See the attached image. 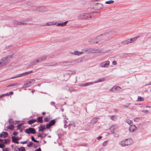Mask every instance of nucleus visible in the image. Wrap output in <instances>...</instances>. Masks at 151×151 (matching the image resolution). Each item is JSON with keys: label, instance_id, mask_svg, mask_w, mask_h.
Listing matches in <instances>:
<instances>
[{"label": "nucleus", "instance_id": "1", "mask_svg": "<svg viewBox=\"0 0 151 151\" xmlns=\"http://www.w3.org/2000/svg\"><path fill=\"white\" fill-rule=\"evenodd\" d=\"M111 34V32H108L97 36L96 38L93 39V40H93V42L96 43H99L100 44L103 42L102 41L104 40V39H107L111 38L112 37Z\"/></svg>", "mask_w": 151, "mask_h": 151}, {"label": "nucleus", "instance_id": "2", "mask_svg": "<svg viewBox=\"0 0 151 151\" xmlns=\"http://www.w3.org/2000/svg\"><path fill=\"white\" fill-rule=\"evenodd\" d=\"M132 143V139L131 138H128L120 141L119 142V144L122 147H125L131 145Z\"/></svg>", "mask_w": 151, "mask_h": 151}, {"label": "nucleus", "instance_id": "3", "mask_svg": "<svg viewBox=\"0 0 151 151\" xmlns=\"http://www.w3.org/2000/svg\"><path fill=\"white\" fill-rule=\"evenodd\" d=\"M46 59L47 57L46 56H43L37 59L34 60L31 62L29 65L31 67L33 65H35L39 63H41L43 61L46 60Z\"/></svg>", "mask_w": 151, "mask_h": 151}, {"label": "nucleus", "instance_id": "4", "mask_svg": "<svg viewBox=\"0 0 151 151\" xmlns=\"http://www.w3.org/2000/svg\"><path fill=\"white\" fill-rule=\"evenodd\" d=\"M12 58L11 56H8L0 60V67L5 65L11 60Z\"/></svg>", "mask_w": 151, "mask_h": 151}, {"label": "nucleus", "instance_id": "5", "mask_svg": "<svg viewBox=\"0 0 151 151\" xmlns=\"http://www.w3.org/2000/svg\"><path fill=\"white\" fill-rule=\"evenodd\" d=\"M88 51L90 53H101L104 54L105 53L104 50L102 49H96L93 48H90L88 49Z\"/></svg>", "mask_w": 151, "mask_h": 151}, {"label": "nucleus", "instance_id": "6", "mask_svg": "<svg viewBox=\"0 0 151 151\" xmlns=\"http://www.w3.org/2000/svg\"><path fill=\"white\" fill-rule=\"evenodd\" d=\"M78 18L81 19L83 18L87 19H89L91 18V16L90 14H80L78 16Z\"/></svg>", "mask_w": 151, "mask_h": 151}, {"label": "nucleus", "instance_id": "7", "mask_svg": "<svg viewBox=\"0 0 151 151\" xmlns=\"http://www.w3.org/2000/svg\"><path fill=\"white\" fill-rule=\"evenodd\" d=\"M110 64V61L106 60L101 63L99 64V66L101 68H107Z\"/></svg>", "mask_w": 151, "mask_h": 151}, {"label": "nucleus", "instance_id": "8", "mask_svg": "<svg viewBox=\"0 0 151 151\" xmlns=\"http://www.w3.org/2000/svg\"><path fill=\"white\" fill-rule=\"evenodd\" d=\"M35 82L34 79H31L29 81L26 82L24 84V87L25 88L29 87L34 83Z\"/></svg>", "mask_w": 151, "mask_h": 151}, {"label": "nucleus", "instance_id": "9", "mask_svg": "<svg viewBox=\"0 0 151 151\" xmlns=\"http://www.w3.org/2000/svg\"><path fill=\"white\" fill-rule=\"evenodd\" d=\"M32 72V71H30V72H25L24 73H23L19 74L17 76L14 77L12 78L11 79H14L16 78H18L20 77H22L23 76H26L29 75L30 73H31Z\"/></svg>", "mask_w": 151, "mask_h": 151}, {"label": "nucleus", "instance_id": "10", "mask_svg": "<svg viewBox=\"0 0 151 151\" xmlns=\"http://www.w3.org/2000/svg\"><path fill=\"white\" fill-rule=\"evenodd\" d=\"M25 132L28 134H34L36 133V131L35 129L33 128H29L26 129L25 131Z\"/></svg>", "mask_w": 151, "mask_h": 151}, {"label": "nucleus", "instance_id": "11", "mask_svg": "<svg viewBox=\"0 0 151 151\" xmlns=\"http://www.w3.org/2000/svg\"><path fill=\"white\" fill-rule=\"evenodd\" d=\"M136 129V127L134 125H131L129 128V130L131 132L135 131Z\"/></svg>", "mask_w": 151, "mask_h": 151}, {"label": "nucleus", "instance_id": "12", "mask_svg": "<svg viewBox=\"0 0 151 151\" xmlns=\"http://www.w3.org/2000/svg\"><path fill=\"white\" fill-rule=\"evenodd\" d=\"M118 128L117 125L116 124L112 125L110 128L111 132L112 134L114 133V131Z\"/></svg>", "mask_w": 151, "mask_h": 151}, {"label": "nucleus", "instance_id": "13", "mask_svg": "<svg viewBox=\"0 0 151 151\" xmlns=\"http://www.w3.org/2000/svg\"><path fill=\"white\" fill-rule=\"evenodd\" d=\"M68 22V21H66L64 22L56 23V25L57 26L63 27L65 26Z\"/></svg>", "mask_w": 151, "mask_h": 151}, {"label": "nucleus", "instance_id": "14", "mask_svg": "<svg viewBox=\"0 0 151 151\" xmlns=\"http://www.w3.org/2000/svg\"><path fill=\"white\" fill-rule=\"evenodd\" d=\"M74 63L73 62H68L65 61L63 62V64L64 65H69L74 64Z\"/></svg>", "mask_w": 151, "mask_h": 151}, {"label": "nucleus", "instance_id": "15", "mask_svg": "<svg viewBox=\"0 0 151 151\" xmlns=\"http://www.w3.org/2000/svg\"><path fill=\"white\" fill-rule=\"evenodd\" d=\"M72 53L75 55L79 56L83 54V52H80L79 51L77 50L74 51V52H73Z\"/></svg>", "mask_w": 151, "mask_h": 151}, {"label": "nucleus", "instance_id": "16", "mask_svg": "<svg viewBox=\"0 0 151 151\" xmlns=\"http://www.w3.org/2000/svg\"><path fill=\"white\" fill-rule=\"evenodd\" d=\"M56 24V22H50L46 24V26H51L55 25Z\"/></svg>", "mask_w": 151, "mask_h": 151}, {"label": "nucleus", "instance_id": "17", "mask_svg": "<svg viewBox=\"0 0 151 151\" xmlns=\"http://www.w3.org/2000/svg\"><path fill=\"white\" fill-rule=\"evenodd\" d=\"M114 91H118L121 90L122 88L119 86H114L113 87Z\"/></svg>", "mask_w": 151, "mask_h": 151}, {"label": "nucleus", "instance_id": "18", "mask_svg": "<svg viewBox=\"0 0 151 151\" xmlns=\"http://www.w3.org/2000/svg\"><path fill=\"white\" fill-rule=\"evenodd\" d=\"M48 66H54L57 65V63L56 62L54 61L51 62L47 64Z\"/></svg>", "mask_w": 151, "mask_h": 151}, {"label": "nucleus", "instance_id": "19", "mask_svg": "<svg viewBox=\"0 0 151 151\" xmlns=\"http://www.w3.org/2000/svg\"><path fill=\"white\" fill-rule=\"evenodd\" d=\"M105 81V78H100V79H98L97 81H95L93 83H98L100 82H102Z\"/></svg>", "mask_w": 151, "mask_h": 151}, {"label": "nucleus", "instance_id": "20", "mask_svg": "<svg viewBox=\"0 0 151 151\" xmlns=\"http://www.w3.org/2000/svg\"><path fill=\"white\" fill-rule=\"evenodd\" d=\"M37 120L36 119H33L32 120H30L27 122V123L31 125L36 122Z\"/></svg>", "mask_w": 151, "mask_h": 151}, {"label": "nucleus", "instance_id": "21", "mask_svg": "<svg viewBox=\"0 0 151 151\" xmlns=\"http://www.w3.org/2000/svg\"><path fill=\"white\" fill-rule=\"evenodd\" d=\"M93 83L92 82H88V83H86L84 84H82L80 85V86L82 87L86 86H89V85H92Z\"/></svg>", "mask_w": 151, "mask_h": 151}, {"label": "nucleus", "instance_id": "22", "mask_svg": "<svg viewBox=\"0 0 151 151\" xmlns=\"http://www.w3.org/2000/svg\"><path fill=\"white\" fill-rule=\"evenodd\" d=\"M45 126H43L42 125H40L38 127V130L39 132L43 131L45 129Z\"/></svg>", "mask_w": 151, "mask_h": 151}, {"label": "nucleus", "instance_id": "23", "mask_svg": "<svg viewBox=\"0 0 151 151\" xmlns=\"http://www.w3.org/2000/svg\"><path fill=\"white\" fill-rule=\"evenodd\" d=\"M132 39L127 40H126L124 41V43L125 44H128L129 43H132Z\"/></svg>", "mask_w": 151, "mask_h": 151}, {"label": "nucleus", "instance_id": "24", "mask_svg": "<svg viewBox=\"0 0 151 151\" xmlns=\"http://www.w3.org/2000/svg\"><path fill=\"white\" fill-rule=\"evenodd\" d=\"M98 121V118H93L91 121V123L93 124L96 123Z\"/></svg>", "mask_w": 151, "mask_h": 151}, {"label": "nucleus", "instance_id": "25", "mask_svg": "<svg viewBox=\"0 0 151 151\" xmlns=\"http://www.w3.org/2000/svg\"><path fill=\"white\" fill-rule=\"evenodd\" d=\"M42 119V116L38 117L37 118V122H38V123H39V122L42 123V122H43Z\"/></svg>", "mask_w": 151, "mask_h": 151}, {"label": "nucleus", "instance_id": "26", "mask_svg": "<svg viewBox=\"0 0 151 151\" xmlns=\"http://www.w3.org/2000/svg\"><path fill=\"white\" fill-rule=\"evenodd\" d=\"M126 122L130 126L132 125L133 123L132 121L129 119H127Z\"/></svg>", "mask_w": 151, "mask_h": 151}, {"label": "nucleus", "instance_id": "27", "mask_svg": "<svg viewBox=\"0 0 151 151\" xmlns=\"http://www.w3.org/2000/svg\"><path fill=\"white\" fill-rule=\"evenodd\" d=\"M12 140L13 142L17 144L19 143V142L17 141V140L15 139V137H12Z\"/></svg>", "mask_w": 151, "mask_h": 151}, {"label": "nucleus", "instance_id": "28", "mask_svg": "<svg viewBox=\"0 0 151 151\" xmlns=\"http://www.w3.org/2000/svg\"><path fill=\"white\" fill-rule=\"evenodd\" d=\"M97 9H100L102 8L103 6V4L100 3L97 4Z\"/></svg>", "mask_w": 151, "mask_h": 151}, {"label": "nucleus", "instance_id": "29", "mask_svg": "<svg viewBox=\"0 0 151 151\" xmlns=\"http://www.w3.org/2000/svg\"><path fill=\"white\" fill-rule=\"evenodd\" d=\"M14 126L12 124H10V125L8 126L7 127V129H9L11 130L13 129H14Z\"/></svg>", "mask_w": 151, "mask_h": 151}, {"label": "nucleus", "instance_id": "30", "mask_svg": "<svg viewBox=\"0 0 151 151\" xmlns=\"http://www.w3.org/2000/svg\"><path fill=\"white\" fill-rule=\"evenodd\" d=\"M76 73L75 70H69L68 71L67 73L69 74H74Z\"/></svg>", "mask_w": 151, "mask_h": 151}, {"label": "nucleus", "instance_id": "31", "mask_svg": "<svg viewBox=\"0 0 151 151\" xmlns=\"http://www.w3.org/2000/svg\"><path fill=\"white\" fill-rule=\"evenodd\" d=\"M19 151H25V149L24 147H22L18 148Z\"/></svg>", "mask_w": 151, "mask_h": 151}, {"label": "nucleus", "instance_id": "32", "mask_svg": "<svg viewBox=\"0 0 151 151\" xmlns=\"http://www.w3.org/2000/svg\"><path fill=\"white\" fill-rule=\"evenodd\" d=\"M144 99L143 97H142L141 96H138V99H137V101H144Z\"/></svg>", "mask_w": 151, "mask_h": 151}, {"label": "nucleus", "instance_id": "33", "mask_svg": "<svg viewBox=\"0 0 151 151\" xmlns=\"http://www.w3.org/2000/svg\"><path fill=\"white\" fill-rule=\"evenodd\" d=\"M3 137L5 138L8 136V133L6 132H3Z\"/></svg>", "mask_w": 151, "mask_h": 151}, {"label": "nucleus", "instance_id": "34", "mask_svg": "<svg viewBox=\"0 0 151 151\" xmlns=\"http://www.w3.org/2000/svg\"><path fill=\"white\" fill-rule=\"evenodd\" d=\"M111 118L112 120L115 121L117 119V117L115 116H111Z\"/></svg>", "mask_w": 151, "mask_h": 151}, {"label": "nucleus", "instance_id": "35", "mask_svg": "<svg viewBox=\"0 0 151 151\" xmlns=\"http://www.w3.org/2000/svg\"><path fill=\"white\" fill-rule=\"evenodd\" d=\"M140 119V118L139 117H136L134 119V121L135 122H138Z\"/></svg>", "mask_w": 151, "mask_h": 151}, {"label": "nucleus", "instance_id": "36", "mask_svg": "<svg viewBox=\"0 0 151 151\" xmlns=\"http://www.w3.org/2000/svg\"><path fill=\"white\" fill-rule=\"evenodd\" d=\"M139 36H137L136 37L132 38V42H134L136 41L137 40L139 37Z\"/></svg>", "mask_w": 151, "mask_h": 151}, {"label": "nucleus", "instance_id": "37", "mask_svg": "<svg viewBox=\"0 0 151 151\" xmlns=\"http://www.w3.org/2000/svg\"><path fill=\"white\" fill-rule=\"evenodd\" d=\"M114 2V1L113 0H110L109 1H106L105 3L106 4H111L113 3Z\"/></svg>", "mask_w": 151, "mask_h": 151}, {"label": "nucleus", "instance_id": "38", "mask_svg": "<svg viewBox=\"0 0 151 151\" xmlns=\"http://www.w3.org/2000/svg\"><path fill=\"white\" fill-rule=\"evenodd\" d=\"M55 123V121L54 120H51L50 122L49 123L50 124H51L52 126L54 125Z\"/></svg>", "mask_w": 151, "mask_h": 151}, {"label": "nucleus", "instance_id": "39", "mask_svg": "<svg viewBox=\"0 0 151 151\" xmlns=\"http://www.w3.org/2000/svg\"><path fill=\"white\" fill-rule=\"evenodd\" d=\"M46 126V129H49L52 126L51 124L49 123L47 124Z\"/></svg>", "mask_w": 151, "mask_h": 151}, {"label": "nucleus", "instance_id": "40", "mask_svg": "<svg viewBox=\"0 0 151 151\" xmlns=\"http://www.w3.org/2000/svg\"><path fill=\"white\" fill-rule=\"evenodd\" d=\"M31 139L32 141H33L34 142H39V141H38L37 140L35 139L34 137L33 136H32L31 137Z\"/></svg>", "mask_w": 151, "mask_h": 151}, {"label": "nucleus", "instance_id": "41", "mask_svg": "<svg viewBox=\"0 0 151 151\" xmlns=\"http://www.w3.org/2000/svg\"><path fill=\"white\" fill-rule=\"evenodd\" d=\"M14 122L13 119H10L9 120V122L10 124H14Z\"/></svg>", "mask_w": 151, "mask_h": 151}, {"label": "nucleus", "instance_id": "42", "mask_svg": "<svg viewBox=\"0 0 151 151\" xmlns=\"http://www.w3.org/2000/svg\"><path fill=\"white\" fill-rule=\"evenodd\" d=\"M33 144V143L32 142H30L29 144H28L27 146L29 147H32V146Z\"/></svg>", "mask_w": 151, "mask_h": 151}, {"label": "nucleus", "instance_id": "43", "mask_svg": "<svg viewBox=\"0 0 151 151\" xmlns=\"http://www.w3.org/2000/svg\"><path fill=\"white\" fill-rule=\"evenodd\" d=\"M108 142V141H106L104 142L102 144L103 146H106V145H107V144Z\"/></svg>", "mask_w": 151, "mask_h": 151}, {"label": "nucleus", "instance_id": "44", "mask_svg": "<svg viewBox=\"0 0 151 151\" xmlns=\"http://www.w3.org/2000/svg\"><path fill=\"white\" fill-rule=\"evenodd\" d=\"M9 147H6L3 148V151H9Z\"/></svg>", "mask_w": 151, "mask_h": 151}, {"label": "nucleus", "instance_id": "45", "mask_svg": "<svg viewBox=\"0 0 151 151\" xmlns=\"http://www.w3.org/2000/svg\"><path fill=\"white\" fill-rule=\"evenodd\" d=\"M113 134H114V136L116 137H118L119 136V134L117 133H114H114Z\"/></svg>", "mask_w": 151, "mask_h": 151}, {"label": "nucleus", "instance_id": "46", "mask_svg": "<svg viewBox=\"0 0 151 151\" xmlns=\"http://www.w3.org/2000/svg\"><path fill=\"white\" fill-rule=\"evenodd\" d=\"M49 120V118L47 117H45L44 119V120L45 122H48Z\"/></svg>", "mask_w": 151, "mask_h": 151}, {"label": "nucleus", "instance_id": "47", "mask_svg": "<svg viewBox=\"0 0 151 151\" xmlns=\"http://www.w3.org/2000/svg\"><path fill=\"white\" fill-rule=\"evenodd\" d=\"M17 85H18V84H17L13 83V84H10L9 86H8L9 87V86H16Z\"/></svg>", "mask_w": 151, "mask_h": 151}, {"label": "nucleus", "instance_id": "48", "mask_svg": "<svg viewBox=\"0 0 151 151\" xmlns=\"http://www.w3.org/2000/svg\"><path fill=\"white\" fill-rule=\"evenodd\" d=\"M129 105H130V104H128L127 105H124L123 106V107L124 108H127V107H128V106H129Z\"/></svg>", "mask_w": 151, "mask_h": 151}, {"label": "nucleus", "instance_id": "49", "mask_svg": "<svg viewBox=\"0 0 151 151\" xmlns=\"http://www.w3.org/2000/svg\"><path fill=\"white\" fill-rule=\"evenodd\" d=\"M5 145L3 143H0V148H2L5 147Z\"/></svg>", "mask_w": 151, "mask_h": 151}, {"label": "nucleus", "instance_id": "50", "mask_svg": "<svg viewBox=\"0 0 151 151\" xmlns=\"http://www.w3.org/2000/svg\"><path fill=\"white\" fill-rule=\"evenodd\" d=\"M142 112L144 113H147L149 112V111L147 110H142Z\"/></svg>", "mask_w": 151, "mask_h": 151}, {"label": "nucleus", "instance_id": "51", "mask_svg": "<svg viewBox=\"0 0 151 151\" xmlns=\"http://www.w3.org/2000/svg\"><path fill=\"white\" fill-rule=\"evenodd\" d=\"M37 136L38 137H41L42 138V135L40 134V133L39 134L37 135Z\"/></svg>", "mask_w": 151, "mask_h": 151}, {"label": "nucleus", "instance_id": "52", "mask_svg": "<svg viewBox=\"0 0 151 151\" xmlns=\"http://www.w3.org/2000/svg\"><path fill=\"white\" fill-rule=\"evenodd\" d=\"M4 142L5 143H7L9 142V140L8 139L4 140Z\"/></svg>", "mask_w": 151, "mask_h": 151}, {"label": "nucleus", "instance_id": "53", "mask_svg": "<svg viewBox=\"0 0 151 151\" xmlns=\"http://www.w3.org/2000/svg\"><path fill=\"white\" fill-rule=\"evenodd\" d=\"M112 63L114 65H116L117 64L116 61H113L112 62Z\"/></svg>", "mask_w": 151, "mask_h": 151}, {"label": "nucleus", "instance_id": "54", "mask_svg": "<svg viewBox=\"0 0 151 151\" xmlns=\"http://www.w3.org/2000/svg\"><path fill=\"white\" fill-rule=\"evenodd\" d=\"M109 91L110 92L114 91V88H113V87L111 89L109 90Z\"/></svg>", "mask_w": 151, "mask_h": 151}, {"label": "nucleus", "instance_id": "55", "mask_svg": "<svg viewBox=\"0 0 151 151\" xmlns=\"http://www.w3.org/2000/svg\"><path fill=\"white\" fill-rule=\"evenodd\" d=\"M18 134V132H14L13 133V134L14 135H16L17 134Z\"/></svg>", "mask_w": 151, "mask_h": 151}, {"label": "nucleus", "instance_id": "56", "mask_svg": "<svg viewBox=\"0 0 151 151\" xmlns=\"http://www.w3.org/2000/svg\"><path fill=\"white\" fill-rule=\"evenodd\" d=\"M35 151H41V148H39L38 149L35 150Z\"/></svg>", "mask_w": 151, "mask_h": 151}, {"label": "nucleus", "instance_id": "57", "mask_svg": "<svg viewBox=\"0 0 151 151\" xmlns=\"http://www.w3.org/2000/svg\"><path fill=\"white\" fill-rule=\"evenodd\" d=\"M27 141H24V142L22 141V142H21V143H22V144H25V143H27Z\"/></svg>", "mask_w": 151, "mask_h": 151}, {"label": "nucleus", "instance_id": "58", "mask_svg": "<svg viewBox=\"0 0 151 151\" xmlns=\"http://www.w3.org/2000/svg\"><path fill=\"white\" fill-rule=\"evenodd\" d=\"M102 138V137L101 136H100L99 137H97V139L98 140H99L100 139H101Z\"/></svg>", "mask_w": 151, "mask_h": 151}, {"label": "nucleus", "instance_id": "59", "mask_svg": "<svg viewBox=\"0 0 151 151\" xmlns=\"http://www.w3.org/2000/svg\"><path fill=\"white\" fill-rule=\"evenodd\" d=\"M51 104L52 105H53V106H54L55 104V102H52L51 103Z\"/></svg>", "mask_w": 151, "mask_h": 151}, {"label": "nucleus", "instance_id": "60", "mask_svg": "<svg viewBox=\"0 0 151 151\" xmlns=\"http://www.w3.org/2000/svg\"><path fill=\"white\" fill-rule=\"evenodd\" d=\"M15 139H17V140H19V137H17L16 138H15Z\"/></svg>", "mask_w": 151, "mask_h": 151}, {"label": "nucleus", "instance_id": "61", "mask_svg": "<svg viewBox=\"0 0 151 151\" xmlns=\"http://www.w3.org/2000/svg\"><path fill=\"white\" fill-rule=\"evenodd\" d=\"M4 142V140L0 139V142Z\"/></svg>", "mask_w": 151, "mask_h": 151}, {"label": "nucleus", "instance_id": "62", "mask_svg": "<svg viewBox=\"0 0 151 151\" xmlns=\"http://www.w3.org/2000/svg\"><path fill=\"white\" fill-rule=\"evenodd\" d=\"M70 125H72V126H73L74 127L75 126V125L74 123H73V124H70Z\"/></svg>", "mask_w": 151, "mask_h": 151}, {"label": "nucleus", "instance_id": "63", "mask_svg": "<svg viewBox=\"0 0 151 151\" xmlns=\"http://www.w3.org/2000/svg\"><path fill=\"white\" fill-rule=\"evenodd\" d=\"M4 96V94H3V95H0V98H2Z\"/></svg>", "mask_w": 151, "mask_h": 151}, {"label": "nucleus", "instance_id": "64", "mask_svg": "<svg viewBox=\"0 0 151 151\" xmlns=\"http://www.w3.org/2000/svg\"><path fill=\"white\" fill-rule=\"evenodd\" d=\"M3 136V134H0V137H1Z\"/></svg>", "mask_w": 151, "mask_h": 151}]
</instances>
